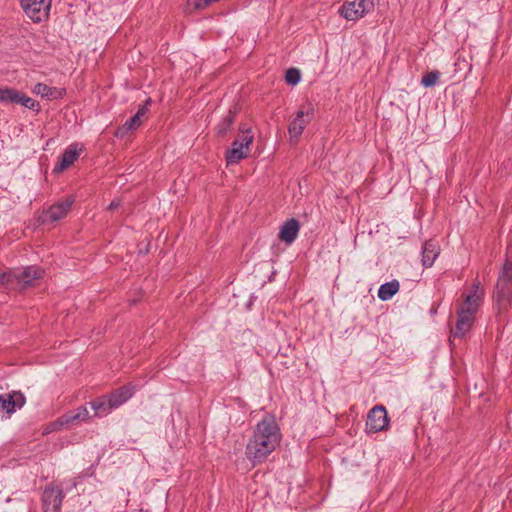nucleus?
Wrapping results in <instances>:
<instances>
[{
	"mask_svg": "<svg viewBox=\"0 0 512 512\" xmlns=\"http://www.w3.org/2000/svg\"><path fill=\"white\" fill-rule=\"evenodd\" d=\"M280 441L281 432L275 418L271 415H265L255 426L246 445L245 454L247 459L253 465L263 463L279 446Z\"/></svg>",
	"mask_w": 512,
	"mask_h": 512,
	"instance_id": "1",
	"label": "nucleus"
},
{
	"mask_svg": "<svg viewBox=\"0 0 512 512\" xmlns=\"http://www.w3.org/2000/svg\"><path fill=\"white\" fill-rule=\"evenodd\" d=\"M75 199L73 196H67L63 201L57 202L47 209L40 212L37 222L41 225L53 224L65 218L69 213Z\"/></svg>",
	"mask_w": 512,
	"mask_h": 512,
	"instance_id": "4",
	"label": "nucleus"
},
{
	"mask_svg": "<svg viewBox=\"0 0 512 512\" xmlns=\"http://www.w3.org/2000/svg\"><path fill=\"white\" fill-rule=\"evenodd\" d=\"M134 392V386L127 385L114 390L110 394H107L106 397L110 402V408L117 409L126 401H128L134 395Z\"/></svg>",
	"mask_w": 512,
	"mask_h": 512,
	"instance_id": "14",
	"label": "nucleus"
},
{
	"mask_svg": "<svg viewBox=\"0 0 512 512\" xmlns=\"http://www.w3.org/2000/svg\"><path fill=\"white\" fill-rule=\"evenodd\" d=\"M82 149V145H79L78 143L69 145L62 154L60 161L55 165L53 171L55 173H60L73 165L80 156Z\"/></svg>",
	"mask_w": 512,
	"mask_h": 512,
	"instance_id": "13",
	"label": "nucleus"
},
{
	"mask_svg": "<svg viewBox=\"0 0 512 512\" xmlns=\"http://www.w3.org/2000/svg\"><path fill=\"white\" fill-rule=\"evenodd\" d=\"M33 92L37 95H40L43 98H56L57 89L54 87H50L44 83H37L34 88Z\"/></svg>",
	"mask_w": 512,
	"mask_h": 512,
	"instance_id": "23",
	"label": "nucleus"
},
{
	"mask_svg": "<svg viewBox=\"0 0 512 512\" xmlns=\"http://www.w3.org/2000/svg\"><path fill=\"white\" fill-rule=\"evenodd\" d=\"M493 300L498 307V311H504L508 308L512 300V262L504 263L502 272L497 280Z\"/></svg>",
	"mask_w": 512,
	"mask_h": 512,
	"instance_id": "2",
	"label": "nucleus"
},
{
	"mask_svg": "<svg viewBox=\"0 0 512 512\" xmlns=\"http://www.w3.org/2000/svg\"><path fill=\"white\" fill-rule=\"evenodd\" d=\"M389 417L387 410L383 405H376L369 410L366 420V432L378 433L385 431L389 427Z\"/></svg>",
	"mask_w": 512,
	"mask_h": 512,
	"instance_id": "7",
	"label": "nucleus"
},
{
	"mask_svg": "<svg viewBox=\"0 0 512 512\" xmlns=\"http://www.w3.org/2000/svg\"><path fill=\"white\" fill-rule=\"evenodd\" d=\"M142 123V120L139 119V116H132L129 118L121 127H119L116 131L117 137H124L128 132L135 130Z\"/></svg>",
	"mask_w": 512,
	"mask_h": 512,
	"instance_id": "22",
	"label": "nucleus"
},
{
	"mask_svg": "<svg viewBox=\"0 0 512 512\" xmlns=\"http://www.w3.org/2000/svg\"><path fill=\"white\" fill-rule=\"evenodd\" d=\"M484 290L480 287V283L474 282L468 293L463 294V301L457 311L476 317L479 308L483 304Z\"/></svg>",
	"mask_w": 512,
	"mask_h": 512,
	"instance_id": "5",
	"label": "nucleus"
},
{
	"mask_svg": "<svg viewBox=\"0 0 512 512\" xmlns=\"http://www.w3.org/2000/svg\"><path fill=\"white\" fill-rule=\"evenodd\" d=\"M286 82L290 85H296L301 79L300 71L297 68H290L286 71Z\"/></svg>",
	"mask_w": 512,
	"mask_h": 512,
	"instance_id": "27",
	"label": "nucleus"
},
{
	"mask_svg": "<svg viewBox=\"0 0 512 512\" xmlns=\"http://www.w3.org/2000/svg\"><path fill=\"white\" fill-rule=\"evenodd\" d=\"M90 407L94 410L95 417H104L111 413L113 408H110V402L106 395L96 398L89 402Z\"/></svg>",
	"mask_w": 512,
	"mask_h": 512,
	"instance_id": "19",
	"label": "nucleus"
},
{
	"mask_svg": "<svg viewBox=\"0 0 512 512\" xmlns=\"http://www.w3.org/2000/svg\"><path fill=\"white\" fill-rule=\"evenodd\" d=\"M26 402L24 395L19 391L5 393L0 395V411L9 415L14 413L17 408H22Z\"/></svg>",
	"mask_w": 512,
	"mask_h": 512,
	"instance_id": "11",
	"label": "nucleus"
},
{
	"mask_svg": "<svg viewBox=\"0 0 512 512\" xmlns=\"http://www.w3.org/2000/svg\"><path fill=\"white\" fill-rule=\"evenodd\" d=\"M89 418V412L85 406H80L75 410L69 411L59 417L54 423V429L72 426Z\"/></svg>",
	"mask_w": 512,
	"mask_h": 512,
	"instance_id": "12",
	"label": "nucleus"
},
{
	"mask_svg": "<svg viewBox=\"0 0 512 512\" xmlns=\"http://www.w3.org/2000/svg\"><path fill=\"white\" fill-rule=\"evenodd\" d=\"M314 114V108L310 103L303 105L298 110L296 117L291 121L288 131L291 139L298 137L302 134L303 130L310 123Z\"/></svg>",
	"mask_w": 512,
	"mask_h": 512,
	"instance_id": "8",
	"label": "nucleus"
},
{
	"mask_svg": "<svg viewBox=\"0 0 512 512\" xmlns=\"http://www.w3.org/2000/svg\"><path fill=\"white\" fill-rule=\"evenodd\" d=\"M16 104H20L29 110L38 112L40 110V104L27 96L26 94L19 91Z\"/></svg>",
	"mask_w": 512,
	"mask_h": 512,
	"instance_id": "25",
	"label": "nucleus"
},
{
	"mask_svg": "<svg viewBox=\"0 0 512 512\" xmlns=\"http://www.w3.org/2000/svg\"><path fill=\"white\" fill-rule=\"evenodd\" d=\"M439 246L433 240L426 241L422 248V264L431 267L439 255Z\"/></svg>",
	"mask_w": 512,
	"mask_h": 512,
	"instance_id": "18",
	"label": "nucleus"
},
{
	"mask_svg": "<svg viewBox=\"0 0 512 512\" xmlns=\"http://www.w3.org/2000/svg\"><path fill=\"white\" fill-rule=\"evenodd\" d=\"M18 93H19V91L14 88H10V87L0 88V102L16 104Z\"/></svg>",
	"mask_w": 512,
	"mask_h": 512,
	"instance_id": "24",
	"label": "nucleus"
},
{
	"mask_svg": "<svg viewBox=\"0 0 512 512\" xmlns=\"http://www.w3.org/2000/svg\"><path fill=\"white\" fill-rule=\"evenodd\" d=\"M119 206H120V201H119V200H113V201H111V203L109 204L108 209H109V210H115V209H117Z\"/></svg>",
	"mask_w": 512,
	"mask_h": 512,
	"instance_id": "29",
	"label": "nucleus"
},
{
	"mask_svg": "<svg viewBox=\"0 0 512 512\" xmlns=\"http://www.w3.org/2000/svg\"><path fill=\"white\" fill-rule=\"evenodd\" d=\"M65 495L57 486H47L42 494L43 512H61Z\"/></svg>",
	"mask_w": 512,
	"mask_h": 512,
	"instance_id": "9",
	"label": "nucleus"
},
{
	"mask_svg": "<svg viewBox=\"0 0 512 512\" xmlns=\"http://www.w3.org/2000/svg\"><path fill=\"white\" fill-rule=\"evenodd\" d=\"M151 100L148 99L144 105L139 106L136 116H139V119L142 120V118L147 114L148 112V105L150 104Z\"/></svg>",
	"mask_w": 512,
	"mask_h": 512,
	"instance_id": "28",
	"label": "nucleus"
},
{
	"mask_svg": "<svg viewBox=\"0 0 512 512\" xmlns=\"http://www.w3.org/2000/svg\"><path fill=\"white\" fill-rule=\"evenodd\" d=\"M239 135L232 143V148L226 153V161L228 164H237L240 160L246 158L250 151V145L254 136L250 129L244 126L239 128Z\"/></svg>",
	"mask_w": 512,
	"mask_h": 512,
	"instance_id": "3",
	"label": "nucleus"
},
{
	"mask_svg": "<svg viewBox=\"0 0 512 512\" xmlns=\"http://www.w3.org/2000/svg\"><path fill=\"white\" fill-rule=\"evenodd\" d=\"M299 230V221L295 218H291L281 226L278 237L285 243L291 244L297 238Z\"/></svg>",
	"mask_w": 512,
	"mask_h": 512,
	"instance_id": "15",
	"label": "nucleus"
},
{
	"mask_svg": "<svg viewBox=\"0 0 512 512\" xmlns=\"http://www.w3.org/2000/svg\"><path fill=\"white\" fill-rule=\"evenodd\" d=\"M441 73L437 70L427 72L423 75L421 79V84L424 87H433L437 84Z\"/></svg>",
	"mask_w": 512,
	"mask_h": 512,
	"instance_id": "26",
	"label": "nucleus"
},
{
	"mask_svg": "<svg viewBox=\"0 0 512 512\" xmlns=\"http://www.w3.org/2000/svg\"><path fill=\"white\" fill-rule=\"evenodd\" d=\"M21 7L33 22L39 23L48 19L51 0H21Z\"/></svg>",
	"mask_w": 512,
	"mask_h": 512,
	"instance_id": "6",
	"label": "nucleus"
},
{
	"mask_svg": "<svg viewBox=\"0 0 512 512\" xmlns=\"http://www.w3.org/2000/svg\"><path fill=\"white\" fill-rule=\"evenodd\" d=\"M44 271L35 266L24 268L18 275L17 279L23 287L32 286L33 281L42 278Z\"/></svg>",
	"mask_w": 512,
	"mask_h": 512,
	"instance_id": "17",
	"label": "nucleus"
},
{
	"mask_svg": "<svg viewBox=\"0 0 512 512\" xmlns=\"http://www.w3.org/2000/svg\"><path fill=\"white\" fill-rule=\"evenodd\" d=\"M235 111L228 110V112L223 116V118L217 124L215 130L216 135L218 137H225L227 133L231 130L234 121H235Z\"/></svg>",
	"mask_w": 512,
	"mask_h": 512,
	"instance_id": "20",
	"label": "nucleus"
},
{
	"mask_svg": "<svg viewBox=\"0 0 512 512\" xmlns=\"http://www.w3.org/2000/svg\"><path fill=\"white\" fill-rule=\"evenodd\" d=\"M400 288V284L397 280L386 282L379 287L378 298L382 301L390 300Z\"/></svg>",
	"mask_w": 512,
	"mask_h": 512,
	"instance_id": "21",
	"label": "nucleus"
},
{
	"mask_svg": "<svg viewBox=\"0 0 512 512\" xmlns=\"http://www.w3.org/2000/svg\"><path fill=\"white\" fill-rule=\"evenodd\" d=\"M368 5L373 7V3H368L366 0H354L345 2L339 9V13L349 21H355L364 16L369 10Z\"/></svg>",
	"mask_w": 512,
	"mask_h": 512,
	"instance_id": "10",
	"label": "nucleus"
},
{
	"mask_svg": "<svg viewBox=\"0 0 512 512\" xmlns=\"http://www.w3.org/2000/svg\"><path fill=\"white\" fill-rule=\"evenodd\" d=\"M474 321V316L457 311V321L453 331L454 337H464L472 328Z\"/></svg>",
	"mask_w": 512,
	"mask_h": 512,
	"instance_id": "16",
	"label": "nucleus"
}]
</instances>
